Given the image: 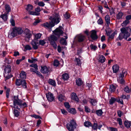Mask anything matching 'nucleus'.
<instances>
[{"mask_svg":"<svg viewBox=\"0 0 131 131\" xmlns=\"http://www.w3.org/2000/svg\"><path fill=\"white\" fill-rule=\"evenodd\" d=\"M12 101L13 102L14 107L20 110L17 105H19L21 108H25L27 107V104L25 102H24L22 100L19 99L18 96H14L13 97Z\"/></svg>","mask_w":131,"mask_h":131,"instance_id":"nucleus-1","label":"nucleus"},{"mask_svg":"<svg viewBox=\"0 0 131 131\" xmlns=\"http://www.w3.org/2000/svg\"><path fill=\"white\" fill-rule=\"evenodd\" d=\"M121 33L118 37L120 40H122L123 38L127 40V38L130 36V34L127 31V29L125 28H123L121 29Z\"/></svg>","mask_w":131,"mask_h":131,"instance_id":"nucleus-2","label":"nucleus"},{"mask_svg":"<svg viewBox=\"0 0 131 131\" xmlns=\"http://www.w3.org/2000/svg\"><path fill=\"white\" fill-rule=\"evenodd\" d=\"M49 19L51 20L52 23L54 24V25L58 24L61 20L60 15L56 13L53 14L52 16L50 17Z\"/></svg>","mask_w":131,"mask_h":131,"instance_id":"nucleus-3","label":"nucleus"},{"mask_svg":"<svg viewBox=\"0 0 131 131\" xmlns=\"http://www.w3.org/2000/svg\"><path fill=\"white\" fill-rule=\"evenodd\" d=\"M127 74V72L126 70H123L122 72L120 73L117 78V81L118 82L122 84H125V81L124 79L125 76H126Z\"/></svg>","mask_w":131,"mask_h":131,"instance_id":"nucleus-4","label":"nucleus"},{"mask_svg":"<svg viewBox=\"0 0 131 131\" xmlns=\"http://www.w3.org/2000/svg\"><path fill=\"white\" fill-rule=\"evenodd\" d=\"M11 69L10 65H7L5 66L4 69V75L6 79H8L12 77V76L9 75V74L11 71Z\"/></svg>","mask_w":131,"mask_h":131,"instance_id":"nucleus-5","label":"nucleus"},{"mask_svg":"<svg viewBox=\"0 0 131 131\" xmlns=\"http://www.w3.org/2000/svg\"><path fill=\"white\" fill-rule=\"evenodd\" d=\"M57 39V38L54 35H51L48 38V40L50 42V44L55 49L57 48V45L56 41Z\"/></svg>","mask_w":131,"mask_h":131,"instance_id":"nucleus-6","label":"nucleus"},{"mask_svg":"<svg viewBox=\"0 0 131 131\" xmlns=\"http://www.w3.org/2000/svg\"><path fill=\"white\" fill-rule=\"evenodd\" d=\"M76 126V123L74 120H71L69 123L67 124V127L69 131H74Z\"/></svg>","mask_w":131,"mask_h":131,"instance_id":"nucleus-7","label":"nucleus"},{"mask_svg":"<svg viewBox=\"0 0 131 131\" xmlns=\"http://www.w3.org/2000/svg\"><path fill=\"white\" fill-rule=\"evenodd\" d=\"M62 27L60 26L58 28H57L54 30L53 31V33L55 35L59 37L62 35L63 32L62 30Z\"/></svg>","mask_w":131,"mask_h":131,"instance_id":"nucleus-8","label":"nucleus"},{"mask_svg":"<svg viewBox=\"0 0 131 131\" xmlns=\"http://www.w3.org/2000/svg\"><path fill=\"white\" fill-rule=\"evenodd\" d=\"M86 37L85 36L80 34L77 35L76 36V39L79 42H81L83 41L86 39Z\"/></svg>","mask_w":131,"mask_h":131,"instance_id":"nucleus-9","label":"nucleus"},{"mask_svg":"<svg viewBox=\"0 0 131 131\" xmlns=\"http://www.w3.org/2000/svg\"><path fill=\"white\" fill-rule=\"evenodd\" d=\"M24 36L25 38H27L29 39L31 37L32 35L29 30L27 29L26 28L24 30Z\"/></svg>","mask_w":131,"mask_h":131,"instance_id":"nucleus-10","label":"nucleus"},{"mask_svg":"<svg viewBox=\"0 0 131 131\" xmlns=\"http://www.w3.org/2000/svg\"><path fill=\"white\" fill-rule=\"evenodd\" d=\"M91 33L90 37L91 39L94 40H96L98 38V37L96 31L94 30H93L91 31Z\"/></svg>","mask_w":131,"mask_h":131,"instance_id":"nucleus-11","label":"nucleus"},{"mask_svg":"<svg viewBox=\"0 0 131 131\" xmlns=\"http://www.w3.org/2000/svg\"><path fill=\"white\" fill-rule=\"evenodd\" d=\"M17 35L16 32V31L14 28H13L12 31H10L9 33L8 37L9 38H11L15 37Z\"/></svg>","mask_w":131,"mask_h":131,"instance_id":"nucleus-12","label":"nucleus"},{"mask_svg":"<svg viewBox=\"0 0 131 131\" xmlns=\"http://www.w3.org/2000/svg\"><path fill=\"white\" fill-rule=\"evenodd\" d=\"M35 10L37 12H30L29 14L31 15H38L40 14V13H39V12L41 10V9L40 7L38 6L35 9Z\"/></svg>","mask_w":131,"mask_h":131,"instance_id":"nucleus-13","label":"nucleus"},{"mask_svg":"<svg viewBox=\"0 0 131 131\" xmlns=\"http://www.w3.org/2000/svg\"><path fill=\"white\" fill-rule=\"evenodd\" d=\"M41 69L40 70L41 72L44 74L47 73L49 71V68L47 67L46 66H41Z\"/></svg>","mask_w":131,"mask_h":131,"instance_id":"nucleus-14","label":"nucleus"},{"mask_svg":"<svg viewBox=\"0 0 131 131\" xmlns=\"http://www.w3.org/2000/svg\"><path fill=\"white\" fill-rule=\"evenodd\" d=\"M46 97L48 100L50 102H52L54 100V97L53 94L50 92L46 94Z\"/></svg>","mask_w":131,"mask_h":131,"instance_id":"nucleus-15","label":"nucleus"},{"mask_svg":"<svg viewBox=\"0 0 131 131\" xmlns=\"http://www.w3.org/2000/svg\"><path fill=\"white\" fill-rule=\"evenodd\" d=\"M42 26L45 28H51L54 26V24L51 23L50 22H46L42 25Z\"/></svg>","mask_w":131,"mask_h":131,"instance_id":"nucleus-16","label":"nucleus"},{"mask_svg":"<svg viewBox=\"0 0 131 131\" xmlns=\"http://www.w3.org/2000/svg\"><path fill=\"white\" fill-rule=\"evenodd\" d=\"M107 35L108 36V39L109 40H111L114 37L115 35L117 33V31H115L113 32L111 35H110V32H107Z\"/></svg>","mask_w":131,"mask_h":131,"instance_id":"nucleus-17","label":"nucleus"},{"mask_svg":"<svg viewBox=\"0 0 131 131\" xmlns=\"http://www.w3.org/2000/svg\"><path fill=\"white\" fill-rule=\"evenodd\" d=\"M5 12L7 14L10 12L11 11V9L10 6L7 4H6L5 6Z\"/></svg>","mask_w":131,"mask_h":131,"instance_id":"nucleus-18","label":"nucleus"},{"mask_svg":"<svg viewBox=\"0 0 131 131\" xmlns=\"http://www.w3.org/2000/svg\"><path fill=\"white\" fill-rule=\"evenodd\" d=\"M65 38L64 39L63 38H61V39L60 42V43L63 45H66L67 44L66 41V40L68 38L67 36L66 35V36H65Z\"/></svg>","mask_w":131,"mask_h":131,"instance_id":"nucleus-19","label":"nucleus"},{"mask_svg":"<svg viewBox=\"0 0 131 131\" xmlns=\"http://www.w3.org/2000/svg\"><path fill=\"white\" fill-rule=\"evenodd\" d=\"M71 98L73 100H74L77 102L79 101V99L77 97L76 93H73L71 94Z\"/></svg>","mask_w":131,"mask_h":131,"instance_id":"nucleus-20","label":"nucleus"},{"mask_svg":"<svg viewBox=\"0 0 131 131\" xmlns=\"http://www.w3.org/2000/svg\"><path fill=\"white\" fill-rule=\"evenodd\" d=\"M35 3L36 5L41 7H43L45 5V4L42 1L39 2L38 0H37L35 1Z\"/></svg>","mask_w":131,"mask_h":131,"instance_id":"nucleus-21","label":"nucleus"},{"mask_svg":"<svg viewBox=\"0 0 131 131\" xmlns=\"http://www.w3.org/2000/svg\"><path fill=\"white\" fill-rule=\"evenodd\" d=\"M8 14L5 13L4 14H1L0 16V17L2 18L4 21H6L7 20L8 18Z\"/></svg>","mask_w":131,"mask_h":131,"instance_id":"nucleus-22","label":"nucleus"},{"mask_svg":"<svg viewBox=\"0 0 131 131\" xmlns=\"http://www.w3.org/2000/svg\"><path fill=\"white\" fill-rule=\"evenodd\" d=\"M31 44L34 49L36 50L38 49V45H37L38 44V43L33 41L31 42Z\"/></svg>","mask_w":131,"mask_h":131,"instance_id":"nucleus-23","label":"nucleus"},{"mask_svg":"<svg viewBox=\"0 0 131 131\" xmlns=\"http://www.w3.org/2000/svg\"><path fill=\"white\" fill-rule=\"evenodd\" d=\"M113 71L114 73L117 72L119 69V67L118 65L116 64L113 66L112 67Z\"/></svg>","mask_w":131,"mask_h":131,"instance_id":"nucleus-24","label":"nucleus"},{"mask_svg":"<svg viewBox=\"0 0 131 131\" xmlns=\"http://www.w3.org/2000/svg\"><path fill=\"white\" fill-rule=\"evenodd\" d=\"M124 124L125 127L128 128H129L131 125V121L126 120L125 121Z\"/></svg>","mask_w":131,"mask_h":131,"instance_id":"nucleus-25","label":"nucleus"},{"mask_svg":"<svg viewBox=\"0 0 131 131\" xmlns=\"http://www.w3.org/2000/svg\"><path fill=\"white\" fill-rule=\"evenodd\" d=\"M16 32V34L20 35L23 32V30H22L21 28L19 27H15V28Z\"/></svg>","mask_w":131,"mask_h":131,"instance_id":"nucleus-26","label":"nucleus"},{"mask_svg":"<svg viewBox=\"0 0 131 131\" xmlns=\"http://www.w3.org/2000/svg\"><path fill=\"white\" fill-rule=\"evenodd\" d=\"M58 99L59 101L61 102L65 100L66 97L64 96L61 94L59 95L58 96Z\"/></svg>","mask_w":131,"mask_h":131,"instance_id":"nucleus-27","label":"nucleus"},{"mask_svg":"<svg viewBox=\"0 0 131 131\" xmlns=\"http://www.w3.org/2000/svg\"><path fill=\"white\" fill-rule=\"evenodd\" d=\"M124 15V13L122 12H119L116 15V18L118 19H119L122 18L123 16Z\"/></svg>","mask_w":131,"mask_h":131,"instance_id":"nucleus-28","label":"nucleus"},{"mask_svg":"<svg viewBox=\"0 0 131 131\" xmlns=\"http://www.w3.org/2000/svg\"><path fill=\"white\" fill-rule=\"evenodd\" d=\"M69 78V75L66 73L63 74L62 75V79L64 81L67 80Z\"/></svg>","mask_w":131,"mask_h":131,"instance_id":"nucleus-29","label":"nucleus"},{"mask_svg":"<svg viewBox=\"0 0 131 131\" xmlns=\"http://www.w3.org/2000/svg\"><path fill=\"white\" fill-rule=\"evenodd\" d=\"M80 58L81 57H79L78 58H76L75 60V62H77V65L78 66H80L81 64V59H80Z\"/></svg>","mask_w":131,"mask_h":131,"instance_id":"nucleus-30","label":"nucleus"},{"mask_svg":"<svg viewBox=\"0 0 131 131\" xmlns=\"http://www.w3.org/2000/svg\"><path fill=\"white\" fill-rule=\"evenodd\" d=\"M20 76L21 79H25L26 77V72L23 71H22L20 74Z\"/></svg>","mask_w":131,"mask_h":131,"instance_id":"nucleus-31","label":"nucleus"},{"mask_svg":"<svg viewBox=\"0 0 131 131\" xmlns=\"http://www.w3.org/2000/svg\"><path fill=\"white\" fill-rule=\"evenodd\" d=\"M105 57L103 55H101L99 57V61L100 62L103 63L105 61Z\"/></svg>","mask_w":131,"mask_h":131,"instance_id":"nucleus-32","label":"nucleus"},{"mask_svg":"<svg viewBox=\"0 0 131 131\" xmlns=\"http://www.w3.org/2000/svg\"><path fill=\"white\" fill-rule=\"evenodd\" d=\"M116 87L113 84H111L110 86L109 90L111 92H114L115 90Z\"/></svg>","mask_w":131,"mask_h":131,"instance_id":"nucleus-33","label":"nucleus"},{"mask_svg":"<svg viewBox=\"0 0 131 131\" xmlns=\"http://www.w3.org/2000/svg\"><path fill=\"white\" fill-rule=\"evenodd\" d=\"M48 82L49 83L50 85L54 86H56V83L55 81L54 80L51 79H49Z\"/></svg>","mask_w":131,"mask_h":131,"instance_id":"nucleus-34","label":"nucleus"},{"mask_svg":"<svg viewBox=\"0 0 131 131\" xmlns=\"http://www.w3.org/2000/svg\"><path fill=\"white\" fill-rule=\"evenodd\" d=\"M33 6L31 4H28L27 5L26 9L28 11L30 12V11L32 10Z\"/></svg>","mask_w":131,"mask_h":131,"instance_id":"nucleus-35","label":"nucleus"},{"mask_svg":"<svg viewBox=\"0 0 131 131\" xmlns=\"http://www.w3.org/2000/svg\"><path fill=\"white\" fill-rule=\"evenodd\" d=\"M105 19L107 24L108 25L110 23V19L109 15H106L105 17Z\"/></svg>","mask_w":131,"mask_h":131,"instance_id":"nucleus-36","label":"nucleus"},{"mask_svg":"<svg viewBox=\"0 0 131 131\" xmlns=\"http://www.w3.org/2000/svg\"><path fill=\"white\" fill-rule=\"evenodd\" d=\"M76 83L78 86H81L82 84V82L80 78H79L76 80Z\"/></svg>","mask_w":131,"mask_h":131,"instance_id":"nucleus-37","label":"nucleus"},{"mask_svg":"<svg viewBox=\"0 0 131 131\" xmlns=\"http://www.w3.org/2000/svg\"><path fill=\"white\" fill-rule=\"evenodd\" d=\"M26 83L25 80H21V84L23 87L25 88H27V86L26 85Z\"/></svg>","mask_w":131,"mask_h":131,"instance_id":"nucleus-38","label":"nucleus"},{"mask_svg":"<svg viewBox=\"0 0 131 131\" xmlns=\"http://www.w3.org/2000/svg\"><path fill=\"white\" fill-rule=\"evenodd\" d=\"M84 126L86 127H89V126H92V125L91 123L89 121H86L84 123Z\"/></svg>","mask_w":131,"mask_h":131,"instance_id":"nucleus-39","label":"nucleus"},{"mask_svg":"<svg viewBox=\"0 0 131 131\" xmlns=\"http://www.w3.org/2000/svg\"><path fill=\"white\" fill-rule=\"evenodd\" d=\"M90 102L93 105H95L97 104V101L95 99H92L90 100Z\"/></svg>","mask_w":131,"mask_h":131,"instance_id":"nucleus-40","label":"nucleus"},{"mask_svg":"<svg viewBox=\"0 0 131 131\" xmlns=\"http://www.w3.org/2000/svg\"><path fill=\"white\" fill-rule=\"evenodd\" d=\"M14 113L15 116L18 117L19 115L20 112L19 111L17 110L14 109Z\"/></svg>","mask_w":131,"mask_h":131,"instance_id":"nucleus-41","label":"nucleus"},{"mask_svg":"<svg viewBox=\"0 0 131 131\" xmlns=\"http://www.w3.org/2000/svg\"><path fill=\"white\" fill-rule=\"evenodd\" d=\"M124 91L127 93H129L131 91V88H129L127 86H126L124 89Z\"/></svg>","mask_w":131,"mask_h":131,"instance_id":"nucleus-42","label":"nucleus"},{"mask_svg":"<svg viewBox=\"0 0 131 131\" xmlns=\"http://www.w3.org/2000/svg\"><path fill=\"white\" fill-rule=\"evenodd\" d=\"M69 111L70 113L73 114H75L76 113L75 109L73 108H71L69 109Z\"/></svg>","mask_w":131,"mask_h":131,"instance_id":"nucleus-43","label":"nucleus"},{"mask_svg":"<svg viewBox=\"0 0 131 131\" xmlns=\"http://www.w3.org/2000/svg\"><path fill=\"white\" fill-rule=\"evenodd\" d=\"M116 99L115 98L111 97L109 101V103L111 105L113 104L116 101Z\"/></svg>","mask_w":131,"mask_h":131,"instance_id":"nucleus-44","label":"nucleus"},{"mask_svg":"<svg viewBox=\"0 0 131 131\" xmlns=\"http://www.w3.org/2000/svg\"><path fill=\"white\" fill-rule=\"evenodd\" d=\"M96 113L98 116H101L103 112L101 110H99L96 111Z\"/></svg>","mask_w":131,"mask_h":131,"instance_id":"nucleus-45","label":"nucleus"},{"mask_svg":"<svg viewBox=\"0 0 131 131\" xmlns=\"http://www.w3.org/2000/svg\"><path fill=\"white\" fill-rule=\"evenodd\" d=\"M117 121L118 122L119 125L121 126V127H122L123 126L122 125V120L121 118H118L117 119Z\"/></svg>","mask_w":131,"mask_h":131,"instance_id":"nucleus-46","label":"nucleus"},{"mask_svg":"<svg viewBox=\"0 0 131 131\" xmlns=\"http://www.w3.org/2000/svg\"><path fill=\"white\" fill-rule=\"evenodd\" d=\"M129 22V20H126L121 25L122 26H125L127 25Z\"/></svg>","mask_w":131,"mask_h":131,"instance_id":"nucleus-47","label":"nucleus"},{"mask_svg":"<svg viewBox=\"0 0 131 131\" xmlns=\"http://www.w3.org/2000/svg\"><path fill=\"white\" fill-rule=\"evenodd\" d=\"M98 124L97 123H94L93 125L92 126V128L94 130H96L97 128Z\"/></svg>","mask_w":131,"mask_h":131,"instance_id":"nucleus-48","label":"nucleus"},{"mask_svg":"<svg viewBox=\"0 0 131 131\" xmlns=\"http://www.w3.org/2000/svg\"><path fill=\"white\" fill-rule=\"evenodd\" d=\"M41 35L42 34L40 33H38L35 36V39H38L40 38Z\"/></svg>","mask_w":131,"mask_h":131,"instance_id":"nucleus-49","label":"nucleus"},{"mask_svg":"<svg viewBox=\"0 0 131 131\" xmlns=\"http://www.w3.org/2000/svg\"><path fill=\"white\" fill-rule=\"evenodd\" d=\"M59 62L58 60H55L54 61V66H55L57 67L58 66Z\"/></svg>","mask_w":131,"mask_h":131,"instance_id":"nucleus-50","label":"nucleus"},{"mask_svg":"<svg viewBox=\"0 0 131 131\" xmlns=\"http://www.w3.org/2000/svg\"><path fill=\"white\" fill-rule=\"evenodd\" d=\"M21 80L20 79H17L16 82V85L17 86L20 85H21Z\"/></svg>","mask_w":131,"mask_h":131,"instance_id":"nucleus-51","label":"nucleus"},{"mask_svg":"<svg viewBox=\"0 0 131 131\" xmlns=\"http://www.w3.org/2000/svg\"><path fill=\"white\" fill-rule=\"evenodd\" d=\"M108 129L110 131H118L117 129V128L112 127H109Z\"/></svg>","mask_w":131,"mask_h":131,"instance_id":"nucleus-52","label":"nucleus"},{"mask_svg":"<svg viewBox=\"0 0 131 131\" xmlns=\"http://www.w3.org/2000/svg\"><path fill=\"white\" fill-rule=\"evenodd\" d=\"M85 111L87 113L90 112H91V110L89 108L86 106H84Z\"/></svg>","mask_w":131,"mask_h":131,"instance_id":"nucleus-53","label":"nucleus"},{"mask_svg":"<svg viewBox=\"0 0 131 131\" xmlns=\"http://www.w3.org/2000/svg\"><path fill=\"white\" fill-rule=\"evenodd\" d=\"M30 67H33L36 69V70L38 69V66L36 64H32L30 65Z\"/></svg>","mask_w":131,"mask_h":131,"instance_id":"nucleus-54","label":"nucleus"},{"mask_svg":"<svg viewBox=\"0 0 131 131\" xmlns=\"http://www.w3.org/2000/svg\"><path fill=\"white\" fill-rule=\"evenodd\" d=\"M64 17L66 19H68L70 17V15L67 12H66L64 15Z\"/></svg>","mask_w":131,"mask_h":131,"instance_id":"nucleus-55","label":"nucleus"},{"mask_svg":"<svg viewBox=\"0 0 131 131\" xmlns=\"http://www.w3.org/2000/svg\"><path fill=\"white\" fill-rule=\"evenodd\" d=\"M31 116L32 117H34L36 118H37V119H38V118L41 119V117L40 116L38 115H35V114H33V115H31Z\"/></svg>","mask_w":131,"mask_h":131,"instance_id":"nucleus-56","label":"nucleus"},{"mask_svg":"<svg viewBox=\"0 0 131 131\" xmlns=\"http://www.w3.org/2000/svg\"><path fill=\"white\" fill-rule=\"evenodd\" d=\"M90 47L91 48V49H93L95 50L97 48V47L93 45L92 44H91L90 46Z\"/></svg>","mask_w":131,"mask_h":131,"instance_id":"nucleus-57","label":"nucleus"},{"mask_svg":"<svg viewBox=\"0 0 131 131\" xmlns=\"http://www.w3.org/2000/svg\"><path fill=\"white\" fill-rule=\"evenodd\" d=\"M46 43V42L43 40H41L39 41V44L42 46H43Z\"/></svg>","mask_w":131,"mask_h":131,"instance_id":"nucleus-58","label":"nucleus"},{"mask_svg":"<svg viewBox=\"0 0 131 131\" xmlns=\"http://www.w3.org/2000/svg\"><path fill=\"white\" fill-rule=\"evenodd\" d=\"M25 49L27 50H30L31 48L30 46L29 45H27L25 46Z\"/></svg>","mask_w":131,"mask_h":131,"instance_id":"nucleus-59","label":"nucleus"},{"mask_svg":"<svg viewBox=\"0 0 131 131\" xmlns=\"http://www.w3.org/2000/svg\"><path fill=\"white\" fill-rule=\"evenodd\" d=\"M97 23L99 24H102L103 23V21L101 17H100L99 19L97 21Z\"/></svg>","mask_w":131,"mask_h":131,"instance_id":"nucleus-60","label":"nucleus"},{"mask_svg":"<svg viewBox=\"0 0 131 131\" xmlns=\"http://www.w3.org/2000/svg\"><path fill=\"white\" fill-rule=\"evenodd\" d=\"M64 104L65 106L67 108H70V106L68 103L65 102Z\"/></svg>","mask_w":131,"mask_h":131,"instance_id":"nucleus-61","label":"nucleus"},{"mask_svg":"<svg viewBox=\"0 0 131 131\" xmlns=\"http://www.w3.org/2000/svg\"><path fill=\"white\" fill-rule=\"evenodd\" d=\"M125 18L126 20H129L131 19V15H129L126 16Z\"/></svg>","mask_w":131,"mask_h":131,"instance_id":"nucleus-62","label":"nucleus"},{"mask_svg":"<svg viewBox=\"0 0 131 131\" xmlns=\"http://www.w3.org/2000/svg\"><path fill=\"white\" fill-rule=\"evenodd\" d=\"M61 111L62 114L64 115H66L67 114V112L64 109H61Z\"/></svg>","mask_w":131,"mask_h":131,"instance_id":"nucleus-63","label":"nucleus"},{"mask_svg":"<svg viewBox=\"0 0 131 131\" xmlns=\"http://www.w3.org/2000/svg\"><path fill=\"white\" fill-rule=\"evenodd\" d=\"M117 113L118 116L119 117H121L122 115V113L121 112L120 110H118L117 111Z\"/></svg>","mask_w":131,"mask_h":131,"instance_id":"nucleus-64","label":"nucleus"}]
</instances>
